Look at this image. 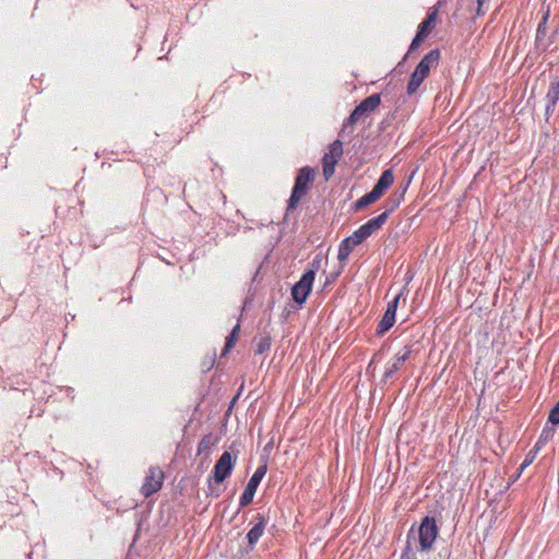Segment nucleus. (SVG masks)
Wrapping results in <instances>:
<instances>
[{
    "mask_svg": "<svg viewBox=\"0 0 559 559\" xmlns=\"http://www.w3.org/2000/svg\"><path fill=\"white\" fill-rule=\"evenodd\" d=\"M347 238L356 247V246L360 245L364 240H366L368 237L366 236L364 229L361 227H359Z\"/></svg>",
    "mask_w": 559,
    "mask_h": 559,
    "instance_id": "20",
    "label": "nucleus"
},
{
    "mask_svg": "<svg viewBox=\"0 0 559 559\" xmlns=\"http://www.w3.org/2000/svg\"><path fill=\"white\" fill-rule=\"evenodd\" d=\"M412 354L411 346H404L396 355L386 362L384 370V378L389 379L393 373L400 370L405 361L409 358Z\"/></svg>",
    "mask_w": 559,
    "mask_h": 559,
    "instance_id": "13",
    "label": "nucleus"
},
{
    "mask_svg": "<svg viewBox=\"0 0 559 559\" xmlns=\"http://www.w3.org/2000/svg\"><path fill=\"white\" fill-rule=\"evenodd\" d=\"M402 294H397L392 301L388 304L386 310L378 324L377 333L384 334L395 322V313L401 300Z\"/></svg>",
    "mask_w": 559,
    "mask_h": 559,
    "instance_id": "12",
    "label": "nucleus"
},
{
    "mask_svg": "<svg viewBox=\"0 0 559 559\" xmlns=\"http://www.w3.org/2000/svg\"><path fill=\"white\" fill-rule=\"evenodd\" d=\"M546 21H547V16L544 17L543 22H540L538 24V27H537V38L540 36V35H546V31H547V27H546Z\"/></svg>",
    "mask_w": 559,
    "mask_h": 559,
    "instance_id": "27",
    "label": "nucleus"
},
{
    "mask_svg": "<svg viewBox=\"0 0 559 559\" xmlns=\"http://www.w3.org/2000/svg\"><path fill=\"white\" fill-rule=\"evenodd\" d=\"M240 333V324H236L230 334L226 337V343L223 348L222 355H226L236 345Z\"/></svg>",
    "mask_w": 559,
    "mask_h": 559,
    "instance_id": "17",
    "label": "nucleus"
},
{
    "mask_svg": "<svg viewBox=\"0 0 559 559\" xmlns=\"http://www.w3.org/2000/svg\"><path fill=\"white\" fill-rule=\"evenodd\" d=\"M272 338L270 335H263L259 338L257 343L255 353L261 355L267 352L271 348Z\"/></svg>",
    "mask_w": 559,
    "mask_h": 559,
    "instance_id": "19",
    "label": "nucleus"
},
{
    "mask_svg": "<svg viewBox=\"0 0 559 559\" xmlns=\"http://www.w3.org/2000/svg\"><path fill=\"white\" fill-rule=\"evenodd\" d=\"M546 99H547V108H546L547 112L549 110H554L557 103L559 102V80L551 82L549 90L547 92V95H546Z\"/></svg>",
    "mask_w": 559,
    "mask_h": 559,
    "instance_id": "16",
    "label": "nucleus"
},
{
    "mask_svg": "<svg viewBox=\"0 0 559 559\" xmlns=\"http://www.w3.org/2000/svg\"><path fill=\"white\" fill-rule=\"evenodd\" d=\"M537 452L538 451H536V448L534 447V449L527 453L524 462L520 466L521 472L534 462Z\"/></svg>",
    "mask_w": 559,
    "mask_h": 559,
    "instance_id": "24",
    "label": "nucleus"
},
{
    "mask_svg": "<svg viewBox=\"0 0 559 559\" xmlns=\"http://www.w3.org/2000/svg\"><path fill=\"white\" fill-rule=\"evenodd\" d=\"M438 526L435 518L426 516L418 528L419 550L428 551L432 548L438 536Z\"/></svg>",
    "mask_w": 559,
    "mask_h": 559,
    "instance_id": "7",
    "label": "nucleus"
},
{
    "mask_svg": "<svg viewBox=\"0 0 559 559\" xmlns=\"http://www.w3.org/2000/svg\"><path fill=\"white\" fill-rule=\"evenodd\" d=\"M265 521L263 518H258V522L250 528L247 534L248 543L254 546L264 533Z\"/></svg>",
    "mask_w": 559,
    "mask_h": 559,
    "instance_id": "14",
    "label": "nucleus"
},
{
    "mask_svg": "<svg viewBox=\"0 0 559 559\" xmlns=\"http://www.w3.org/2000/svg\"><path fill=\"white\" fill-rule=\"evenodd\" d=\"M355 246L349 241L348 238H345L342 240L340 247H338V253L337 258L340 261H345L352 251L354 250Z\"/></svg>",
    "mask_w": 559,
    "mask_h": 559,
    "instance_id": "18",
    "label": "nucleus"
},
{
    "mask_svg": "<svg viewBox=\"0 0 559 559\" xmlns=\"http://www.w3.org/2000/svg\"><path fill=\"white\" fill-rule=\"evenodd\" d=\"M320 264L321 260L316 258L311 262L310 269L307 270L302 274L301 278L293 286L292 296L297 304L301 305L307 300L309 294L311 293L316 273L320 269Z\"/></svg>",
    "mask_w": 559,
    "mask_h": 559,
    "instance_id": "4",
    "label": "nucleus"
},
{
    "mask_svg": "<svg viewBox=\"0 0 559 559\" xmlns=\"http://www.w3.org/2000/svg\"><path fill=\"white\" fill-rule=\"evenodd\" d=\"M440 58L441 52L439 49H432L426 56H424V58L419 61L411 74L407 85V93L409 95L414 94L419 88L421 83L429 75L430 70L438 67Z\"/></svg>",
    "mask_w": 559,
    "mask_h": 559,
    "instance_id": "1",
    "label": "nucleus"
},
{
    "mask_svg": "<svg viewBox=\"0 0 559 559\" xmlns=\"http://www.w3.org/2000/svg\"><path fill=\"white\" fill-rule=\"evenodd\" d=\"M393 182L394 175L392 169L384 170L381 174L378 182L372 188V190L364 194L355 202L354 209L356 211H360L364 207L377 202L385 193V191L393 185Z\"/></svg>",
    "mask_w": 559,
    "mask_h": 559,
    "instance_id": "3",
    "label": "nucleus"
},
{
    "mask_svg": "<svg viewBox=\"0 0 559 559\" xmlns=\"http://www.w3.org/2000/svg\"><path fill=\"white\" fill-rule=\"evenodd\" d=\"M234 465L235 461L231 454L227 451L223 452L214 465L213 478L215 483H223L231 474Z\"/></svg>",
    "mask_w": 559,
    "mask_h": 559,
    "instance_id": "10",
    "label": "nucleus"
},
{
    "mask_svg": "<svg viewBox=\"0 0 559 559\" xmlns=\"http://www.w3.org/2000/svg\"><path fill=\"white\" fill-rule=\"evenodd\" d=\"M488 0H477V15H483L484 12H483V5L487 2Z\"/></svg>",
    "mask_w": 559,
    "mask_h": 559,
    "instance_id": "28",
    "label": "nucleus"
},
{
    "mask_svg": "<svg viewBox=\"0 0 559 559\" xmlns=\"http://www.w3.org/2000/svg\"><path fill=\"white\" fill-rule=\"evenodd\" d=\"M165 473L159 466H151L143 479L140 492L144 498L158 492L164 484Z\"/></svg>",
    "mask_w": 559,
    "mask_h": 559,
    "instance_id": "6",
    "label": "nucleus"
},
{
    "mask_svg": "<svg viewBox=\"0 0 559 559\" xmlns=\"http://www.w3.org/2000/svg\"><path fill=\"white\" fill-rule=\"evenodd\" d=\"M548 421H550L552 425L559 424V401L550 409L549 416H548Z\"/></svg>",
    "mask_w": 559,
    "mask_h": 559,
    "instance_id": "23",
    "label": "nucleus"
},
{
    "mask_svg": "<svg viewBox=\"0 0 559 559\" xmlns=\"http://www.w3.org/2000/svg\"><path fill=\"white\" fill-rule=\"evenodd\" d=\"M381 103V96L380 94H372L365 98L356 108L353 110V112L349 115L347 120L343 124L342 132L348 127L354 126L357 123L360 119L366 117L368 114L374 111Z\"/></svg>",
    "mask_w": 559,
    "mask_h": 559,
    "instance_id": "5",
    "label": "nucleus"
},
{
    "mask_svg": "<svg viewBox=\"0 0 559 559\" xmlns=\"http://www.w3.org/2000/svg\"><path fill=\"white\" fill-rule=\"evenodd\" d=\"M316 173L311 167H302L299 169L290 198L288 200L287 211L295 210L304 197L308 193L309 189L313 185Z\"/></svg>",
    "mask_w": 559,
    "mask_h": 559,
    "instance_id": "2",
    "label": "nucleus"
},
{
    "mask_svg": "<svg viewBox=\"0 0 559 559\" xmlns=\"http://www.w3.org/2000/svg\"><path fill=\"white\" fill-rule=\"evenodd\" d=\"M555 430L552 428L550 429H544L538 438V441L535 444L536 451L540 449L543 444L548 442L554 437Z\"/></svg>",
    "mask_w": 559,
    "mask_h": 559,
    "instance_id": "21",
    "label": "nucleus"
},
{
    "mask_svg": "<svg viewBox=\"0 0 559 559\" xmlns=\"http://www.w3.org/2000/svg\"><path fill=\"white\" fill-rule=\"evenodd\" d=\"M409 538H411V536L408 535L407 536V545H406L405 550L403 551V554L401 556V559H414L413 556L411 555V542H409Z\"/></svg>",
    "mask_w": 559,
    "mask_h": 559,
    "instance_id": "26",
    "label": "nucleus"
},
{
    "mask_svg": "<svg viewBox=\"0 0 559 559\" xmlns=\"http://www.w3.org/2000/svg\"><path fill=\"white\" fill-rule=\"evenodd\" d=\"M425 38H426V36H424L421 33L417 32L416 36L412 40L409 51L415 50L419 46L421 40H424Z\"/></svg>",
    "mask_w": 559,
    "mask_h": 559,
    "instance_id": "25",
    "label": "nucleus"
},
{
    "mask_svg": "<svg viewBox=\"0 0 559 559\" xmlns=\"http://www.w3.org/2000/svg\"><path fill=\"white\" fill-rule=\"evenodd\" d=\"M267 471V465L263 464L259 466L251 478L249 479L241 497H240V507H246L250 504L253 500V497L255 495L257 488L259 484L261 483L262 478L265 476Z\"/></svg>",
    "mask_w": 559,
    "mask_h": 559,
    "instance_id": "9",
    "label": "nucleus"
},
{
    "mask_svg": "<svg viewBox=\"0 0 559 559\" xmlns=\"http://www.w3.org/2000/svg\"><path fill=\"white\" fill-rule=\"evenodd\" d=\"M211 445H212V436L211 435L204 436L198 444V453H202L203 451L209 450L211 448Z\"/></svg>",
    "mask_w": 559,
    "mask_h": 559,
    "instance_id": "22",
    "label": "nucleus"
},
{
    "mask_svg": "<svg viewBox=\"0 0 559 559\" xmlns=\"http://www.w3.org/2000/svg\"><path fill=\"white\" fill-rule=\"evenodd\" d=\"M343 156V144L340 140H335L333 143H331L328 147V152L324 153L322 157V170L323 176L328 180L330 179L334 171L335 166Z\"/></svg>",
    "mask_w": 559,
    "mask_h": 559,
    "instance_id": "8",
    "label": "nucleus"
},
{
    "mask_svg": "<svg viewBox=\"0 0 559 559\" xmlns=\"http://www.w3.org/2000/svg\"><path fill=\"white\" fill-rule=\"evenodd\" d=\"M400 205V200L391 201L390 207L378 215L377 217L370 218L368 222L362 224L360 227L364 229L367 237H370L377 233L388 221L390 213H392Z\"/></svg>",
    "mask_w": 559,
    "mask_h": 559,
    "instance_id": "11",
    "label": "nucleus"
},
{
    "mask_svg": "<svg viewBox=\"0 0 559 559\" xmlns=\"http://www.w3.org/2000/svg\"><path fill=\"white\" fill-rule=\"evenodd\" d=\"M438 9L433 8L427 15V17L419 24L418 31L424 36H428L435 28L437 23Z\"/></svg>",
    "mask_w": 559,
    "mask_h": 559,
    "instance_id": "15",
    "label": "nucleus"
}]
</instances>
